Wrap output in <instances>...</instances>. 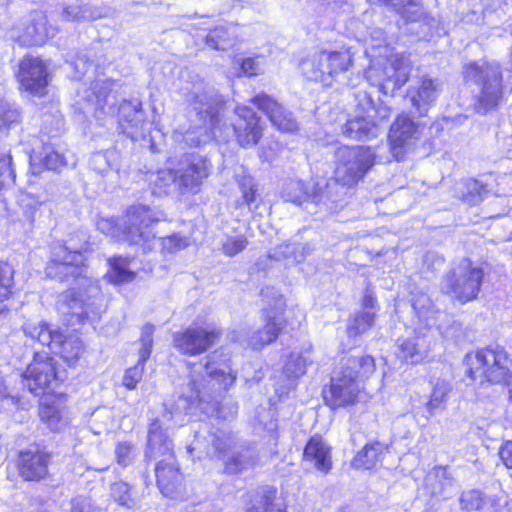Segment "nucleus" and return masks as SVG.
Wrapping results in <instances>:
<instances>
[{
  "instance_id": "7ed1b4c3",
  "label": "nucleus",
  "mask_w": 512,
  "mask_h": 512,
  "mask_svg": "<svg viewBox=\"0 0 512 512\" xmlns=\"http://www.w3.org/2000/svg\"><path fill=\"white\" fill-rule=\"evenodd\" d=\"M117 86V83L110 79H97L91 82L89 87L78 92L77 108L81 113L91 114L97 120L117 115L122 132L135 139L144 131L146 125L142 103L138 99L122 100L117 107Z\"/></svg>"
},
{
  "instance_id": "c756f323",
  "label": "nucleus",
  "mask_w": 512,
  "mask_h": 512,
  "mask_svg": "<svg viewBox=\"0 0 512 512\" xmlns=\"http://www.w3.org/2000/svg\"><path fill=\"white\" fill-rule=\"evenodd\" d=\"M66 166L65 158L58 152L44 148V151L31 156L30 167L34 175L40 174L44 169L57 171Z\"/></svg>"
},
{
  "instance_id": "4be33fe9",
  "label": "nucleus",
  "mask_w": 512,
  "mask_h": 512,
  "mask_svg": "<svg viewBox=\"0 0 512 512\" xmlns=\"http://www.w3.org/2000/svg\"><path fill=\"white\" fill-rule=\"evenodd\" d=\"M252 101L279 130L293 132L298 128V123L292 113L270 96L266 94L257 95Z\"/></svg>"
},
{
  "instance_id": "4468645a",
  "label": "nucleus",
  "mask_w": 512,
  "mask_h": 512,
  "mask_svg": "<svg viewBox=\"0 0 512 512\" xmlns=\"http://www.w3.org/2000/svg\"><path fill=\"white\" fill-rule=\"evenodd\" d=\"M173 412L164 411L160 416L150 419L148 425L147 443L144 456L146 459L169 457L173 455V441L170 438Z\"/></svg>"
},
{
  "instance_id": "37998d69",
  "label": "nucleus",
  "mask_w": 512,
  "mask_h": 512,
  "mask_svg": "<svg viewBox=\"0 0 512 512\" xmlns=\"http://www.w3.org/2000/svg\"><path fill=\"white\" fill-rule=\"evenodd\" d=\"M325 56L328 58L325 60L324 65L328 70V76L332 77L335 74L347 71L352 59L351 54L348 50L341 51H327L324 50Z\"/></svg>"
},
{
  "instance_id": "de8ad7c7",
  "label": "nucleus",
  "mask_w": 512,
  "mask_h": 512,
  "mask_svg": "<svg viewBox=\"0 0 512 512\" xmlns=\"http://www.w3.org/2000/svg\"><path fill=\"white\" fill-rule=\"evenodd\" d=\"M21 113L14 103L0 100V133L19 124Z\"/></svg>"
},
{
  "instance_id": "a18cd8bd",
  "label": "nucleus",
  "mask_w": 512,
  "mask_h": 512,
  "mask_svg": "<svg viewBox=\"0 0 512 512\" xmlns=\"http://www.w3.org/2000/svg\"><path fill=\"white\" fill-rule=\"evenodd\" d=\"M359 106L362 107V110L370 120H375L378 123V127L380 124L389 119L391 115V109L386 104L379 103L375 104L372 99L364 94L363 99L359 102Z\"/></svg>"
},
{
  "instance_id": "dca6fc26",
  "label": "nucleus",
  "mask_w": 512,
  "mask_h": 512,
  "mask_svg": "<svg viewBox=\"0 0 512 512\" xmlns=\"http://www.w3.org/2000/svg\"><path fill=\"white\" fill-rule=\"evenodd\" d=\"M58 380H61V376L56 369L54 358L47 354L36 353L23 374L22 382L31 393L40 395Z\"/></svg>"
},
{
  "instance_id": "f704fd0d",
  "label": "nucleus",
  "mask_w": 512,
  "mask_h": 512,
  "mask_svg": "<svg viewBox=\"0 0 512 512\" xmlns=\"http://www.w3.org/2000/svg\"><path fill=\"white\" fill-rule=\"evenodd\" d=\"M313 248L308 243L285 242L278 245L271 255L276 260H292L301 262L312 252Z\"/></svg>"
},
{
  "instance_id": "6e6552de",
  "label": "nucleus",
  "mask_w": 512,
  "mask_h": 512,
  "mask_svg": "<svg viewBox=\"0 0 512 512\" xmlns=\"http://www.w3.org/2000/svg\"><path fill=\"white\" fill-rule=\"evenodd\" d=\"M484 272L468 258H463L443 277L441 290L453 299L466 303L480 292Z\"/></svg>"
},
{
  "instance_id": "603ef678",
  "label": "nucleus",
  "mask_w": 512,
  "mask_h": 512,
  "mask_svg": "<svg viewBox=\"0 0 512 512\" xmlns=\"http://www.w3.org/2000/svg\"><path fill=\"white\" fill-rule=\"evenodd\" d=\"M14 284V269L8 263H0V302L8 299Z\"/></svg>"
},
{
  "instance_id": "473e14b6",
  "label": "nucleus",
  "mask_w": 512,
  "mask_h": 512,
  "mask_svg": "<svg viewBox=\"0 0 512 512\" xmlns=\"http://www.w3.org/2000/svg\"><path fill=\"white\" fill-rule=\"evenodd\" d=\"M426 483L432 495L446 497L454 485V479L447 468L439 466L429 472Z\"/></svg>"
},
{
  "instance_id": "5701e85b",
  "label": "nucleus",
  "mask_w": 512,
  "mask_h": 512,
  "mask_svg": "<svg viewBox=\"0 0 512 512\" xmlns=\"http://www.w3.org/2000/svg\"><path fill=\"white\" fill-rule=\"evenodd\" d=\"M236 114L240 119L233 125V129L239 144L242 147L256 145L262 135V129L256 113L247 106H238Z\"/></svg>"
},
{
  "instance_id": "58836bf2",
  "label": "nucleus",
  "mask_w": 512,
  "mask_h": 512,
  "mask_svg": "<svg viewBox=\"0 0 512 512\" xmlns=\"http://www.w3.org/2000/svg\"><path fill=\"white\" fill-rule=\"evenodd\" d=\"M39 416L52 431L59 430L63 425L62 408L56 400L45 398L39 406Z\"/></svg>"
},
{
  "instance_id": "72a5a7b5",
  "label": "nucleus",
  "mask_w": 512,
  "mask_h": 512,
  "mask_svg": "<svg viewBox=\"0 0 512 512\" xmlns=\"http://www.w3.org/2000/svg\"><path fill=\"white\" fill-rule=\"evenodd\" d=\"M326 59L324 50L304 59L300 64L302 74L310 81L325 82L329 78L324 65Z\"/></svg>"
},
{
  "instance_id": "e2e57ef3",
  "label": "nucleus",
  "mask_w": 512,
  "mask_h": 512,
  "mask_svg": "<svg viewBox=\"0 0 512 512\" xmlns=\"http://www.w3.org/2000/svg\"><path fill=\"white\" fill-rule=\"evenodd\" d=\"M367 46L373 51L375 49H384L388 51V42L386 33L381 28H373L366 40Z\"/></svg>"
},
{
  "instance_id": "3c124183",
  "label": "nucleus",
  "mask_w": 512,
  "mask_h": 512,
  "mask_svg": "<svg viewBox=\"0 0 512 512\" xmlns=\"http://www.w3.org/2000/svg\"><path fill=\"white\" fill-rule=\"evenodd\" d=\"M248 245V239L245 234L233 233L226 235L221 243V251L228 257H233L242 252Z\"/></svg>"
},
{
  "instance_id": "b1692460",
  "label": "nucleus",
  "mask_w": 512,
  "mask_h": 512,
  "mask_svg": "<svg viewBox=\"0 0 512 512\" xmlns=\"http://www.w3.org/2000/svg\"><path fill=\"white\" fill-rule=\"evenodd\" d=\"M153 333L154 326L152 324L147 323L142 327L140 338L141 348L139 350L138 363L134 367L127 369L123 377L124 386L130 390L136 388L137 383L142 378L144 364L150 357L153 347Z\"/></svg>"
},
{
  "instance_id": "864d4df0",
  "label": "nucleus",
  "mask_w": 512,
  "mask_h": 512,
  "mask_svg": "<svg viewBox=\"0 0 512 512\" xmlns=\"http://www.w3.org/2000/svg\"><path fill=\"white\" fill-rule=\"evenodd\" d=\"M137 448L129 441H122L116 445L115 455L117 462L126 467L130 465L137 456Z\"/></svg>"
},
{
  "instance_id": "bb28decb",
  "label": "nucleus",
  "mask_w": 512,
  "mask_h": 512,
  "mask_svg": "<svg viewBox=\"0 0 512 512\" xmlns=\"http://www.w3.org/2000/svg\"><path fill=\"white\" fill-rule=\"evenodd\" d=\"M378 123L370 120L367 114H359L353 119H349L342 126V134L353 140H368L378 136Z\"/></svg>"
},
{
  "instance_id": "f3484780",
  "label": "nucleus",
  "mask_w": 512,
  "mask_h": 512,
  "mask_svg": "<svg viewBox=\"0 0 512 512\" xmlns=\"http://www.w3.org/2000/svg\"><path fill=\"white\" fill-rule=\"evenodd\" d=\"M261 294L264 298H272L273 304L268 303L267 321L262 330H258L250 339L254 349L261 348L273 342L282 329L283 320L281 314L285 308V300L274 288L266 287Z\"/></svg>"
},
{
  "instance_id": "cd10ccee",
  "label": "nucleus",
  "mask_w": 512,
  "mask_h": 512,
  "mask_svg": "<svg viewBox=\"0 0 512 512\" xmlns=\"http://www.w3.org/2000/svg\"><path fill=\"white\" fill-rule=\"evenodd\" d=\"M57 341L53 340L50 349L56 353L60 354L61 358L68 363V365H72L82 354L83 352V343L80 338L76 335L63 336L58 331Z\"/></svg>"
},
{
  "instance_id": "20e7f679",
  "label": "nucleus",
  "mask_w": 512,
  "mask_h": 512,
  "mask_svg": "<svg viewBox=\"0 0 512 512\" xmlns=\"http://www.w3.org/2000/svg\"><path fill=\"white\" fill-rule=\"evenodd\" d=\"M375 371L374 358L370 355L348 357L342 360L341 367L334 372L325 400L332 408L349 405L356 400L359 383Z\"/></svg>"
},
{
  "instance_id": "a211bd4d",
  "label": "nucleus",
  "mask_w": 512,
  "mask_h": 512,
  "mask_svg": "<svg viewBox=\"0 0 512 512\" xmlns=\"http://www.w3.org/2000/svg\"><path fill=\"white\" fill-rule=\"evenodd\" d=\"M422 134L421 126L407 114L397 116L390 127L389 145L392 157L396 161L404 159Z\"/></svg>"
},
{
  "instance_id": "8fccbe9b",
  "label": "nucleus",
  "mask_w": 512,
  "mask_h": 512,
  "mask_svg": "<svg viewBox=\"0 0 512 512\" xmlns=\"http://www.w3.org/2000/svg\"><path fill=\"white\" fill-rule=\"evenodd\" d=\"M461 510L465 512L480 511L486 503L484 493L477 489L465 490L459 497Z\"/></svg>"
},
{
  "instance_id": "c9c22d12",
  "label": "nucleus",
  "mask_w": 512,
  "mask_h": 512,
  "mask_svg": "<svg viewBox=\"0 0 512 512\" xmlns=\"http://www.w3.org/2000/svg\"><path fill=\"white\" fill-rule=\"evenodd\" d=\"M385 447L380 442L368 443L359 451L352 461L353 467L357 469L374 468L380 461Z\"/></svg>"
},
{
  "instance_id": "1a4fd4ad",
  "label": "nucleus",
  "mask_w": 512,
  "mask_h": 512,
  "mask_svg": "<svg viewBox=\"0 0 512 512\" xmlns=\"http://www.w3.org/2000/svg\"><path fill=\"white\" fill-rule=\"evenodd\" d=\"M375 153L369 147L342 146L335 151V179L343 185H354L374 165Z\"/></svg>"
},
{
  "instance_id": "680f3d73",
  "label": "nucleus",
  "mask_w": 512,
  "mask_h": 512,
  "mask_svg": "<svg viewBox=\"0 0 512 512\" xmlns=\"http://www.w3.org/2000/svg\"><path fill=\"white\" fill-rule=\"evenodd\" d=\"M47 199V196L35 197L32 194H27L25 198L22 199L24 213L28 221L32 222L34 220L39 207L45 203Z\"/></svg>"
},
{
  "instance_id": "39448f33",
  "label": "nucleus",
  "mask_w": 512,
  "mask_h": 512,
  "mask_svg": "<svg viewBox=\"0 0 512 512\" xmlns=\"http://www.w3.org/2000/svg\"><path fill=\"white\" fill-rule=\"evenodd\" d=\"M464 78L474 85L473 109L485 115L499 107L503 100V75L499 65L472 62L464 67Z\"/></svg>"
},
{
  "instance_id": "a878e982",
  "label": "nucleus",
  "mask_w": 512,
  "mask_h": 512,
  "mask_svg": "<svg viewBox=\"0 0 512 512\" xmlns=\"http://www.w3.org/2000/svg\"><path fill=\"white\" fill-rule=\"evenodd\" d=\"M157 485L166 497L173 498L182 481V475L176 465L174 456L161 459L156 467Z\"/></svg>"
},
{
  "instance_id": "09e8293b",
  "label": "nucleus",
  "mask_w": 512,
  "mask_h": 512,
  "mask_svg": "<svg viewBox=\"0 0 512 512\" xmlns=\"http://www.w3.org/2000/svg\"><path fill=\"white\" fill-rule=\"evenodd\" d=\"M374 312L362 311L349 320L347 333L349 337H357L370 329L374 324Z\"/></svg>"
},
{
  "instance_id": "f8f14e48",
  "label": "nucleus",
  "mask_w": 512,
  "mask_h": 512,
  "mask_svg": "<svg viewBox=\"0 0 512 512\" xmlns=\"http://www.w3.org/2000/svg\"><path fill=\"white\" fill-rule=\"evenodd\" d=\"M211 441L213 452H208V454L219 458L229 474H238L250 469L259 459L258 453L254 448L249 447L232 452L233 439L224 432L212 435Z\"/></svg>"
},
{
  "instance_id": "ddd939ff",
  "label": "nucleus",
  "mask_w": 512,
  "mask_h": 512,
  "mask_svg": "<svg viewBox=\"0 0 512 512\" xmlns=\"http://www.w3.org/2000/svg\"><path fill=\"white\" fill-rule=\"evenodd\" d=\"M211 168V162L204 156L196 153L183 155L176 168L178 195L197 194Z\"/></svg>"
},
{
  "instance_id": "393cba45",
  "label": "nucleus",
  "mask_w": 512,
  "mask_h": 512,
  "mask_svg": "<svg viewBox=\"0 0 512 512\" xmlns=\"http://www.w3.org/2000/svg\"><path fill=\"white\" fill-rule=\"evenodd\" d=\"M331 451V446L321 436L314 435L304 448L303 461L326 474L332 468Z\"/></svg>"
},
{
  "instance_id": "4c0bfd02",
  "label": "nucleus",
  "mask_w": 512,
  "mask_h": 512,
  "mask_svg": "<svg viewBox=\"0 0 512 512\" xmlns=\"http://www.w3.org/2000/svg\"><path fill=\"white\" fill-rule=\"evenodd\" d=\"M110 269L105 277L113 284H123L132 281L135 273L130 269V261L127 258L114 257L109 260Z\"/></svg>"
},
{
  "instance_id": "052dcab7",
  "label": "nucleus",
  "mask_w": 512,
  "mask_h": 512,
  "mask_svg": "<svg viewBox=\"0 0 512 512\" xmlns=\"http://www.w3.org/2000/svg\"><path fill=\"white\" fill-rule=\"evenodd\" d=\"M240 188L242 191V198L237 201V205H246L249 209H252V204L256 201V192L253 180L249 177H243L240 182Z\"/></svg>"
},
{
  "instance_id": "2f4dec72",
  "label": "nucleus",
  "mask_w": 512,
  "mask_h": 512,
  "mask_svg": "<svg viewBox=\"0 0 512 512\" xmlns=\"http://www.w3.org/2000/svg\"><path fill=\"white\" fill-rule=\"evenodd\" d=\"M456 193L458 197L469 205H477L489 193L486 184L477 179H467L459 183Z\"/></svg>"
},
{
  "instance_id": "bf43d9fd",
  "label": "nucleus",
  "mask_w": 512,
  "mask_h": 512,
  "mask_svg": "<svg viewBox=\"0 0 512 512\" xmlns=\"http://www.w3.org/2000/svg\"><path fill=\"white\" fill-rule=\"evenodd\" d=\"M62 18L66 21L83 22L90 20L91 15L86 7L76 3L63 8Z\"/></svg>"
},
{
  "instance_id": "79ce46f5",
  "label": "nucleus",
  "mask_w": 512,
  "mask_h": 512,
  "mask_svg": "<svg viewBox=\"0 0 512 512\" xmlns=\"http://www.w3.org/2000/svg\"><path fill=\"white\" fill-rule=\"evenodd\" d=\"M276 490L269 487L261 488L257 491L253 504L247 512H285L273 503Z\"/></svg>"
},
{
  "instance_id": "f257e3e1",
  "label": "nucleus",
  "mask_w": 512,
  "mask_h": 512,
  "mask_svg": "<svg viewBox=\"0 0 512 512\" xmlns=\"http://www.w3.org/2000/svg\"><path fill=\"white\" fill-rule=\"evenodd\" d=\"M88 249V237L83 231L71 234L51 247V257L45 268L47 277L59 281L80 278L78 290L69 289L58 296L57 308L62 314L77 317L79 322L99 316L102 296L96 281L83 276V252Z\"/></svg>"
},
{
  "instance_id": "c03bdc74",
  "label": "nucleus",
  "mask_w": 512,
  "mask_h": 512,
  "mask_svg": "<svg viewBox=\"0 0 512 512\" xmlns=\"http://www.w3.org/2000/svg\"><path fill=\"white\" fill-rule=\"evenodd\" d=\"M451 391V386L444 380H439L435 383L429 401L426 404V409L429 416H433L439 410H444L448 394Z\"/></svg>"
},
{
  "instance_id": "423d86ee",
  "label": "nucleus",
  "mask_w": 512,
  "mask_h": 512,
  "mask_svg": "<svg viewBox=\"0 0 512 512\" xmlns=\"http://www.w3.org/2000/svg\"><path fill=\"white\" fill-rule=\"evenodd\" d=\"M365 72L367 81L380 89L385 95H393L409 78L410 62L399 54L372 55Z\"/></svg>"
},
{
  "instance_id": "7c9ffc66",
  "label": "nucleus",
  "mask_w": 512,
  "mask_h": 512,
  "mask_svg": "<svg viewBox=\"0 0 512 512\" xmlns=\"http://www.w3.org/2000/svg\"><path fill=\"white\" fill-rule=\"evenodd\" d=\"M399 357L404 361L417 363L428 351L427 341L424 337L414 336L398 340Z\"/></svg>"
},
{
  "instance_id": "e433bc0d",
  "label": "nucleus",
  "mask_w": 512,
  "mask_h": 512,
  "mask_svg": "<svg viewBox=\"0 0 512 512\" xmlns=\"http://www.w3.org/2000/svg\"><path fill=\"white\" fill-rule=\"evenodd\" d=\"M152 192L158 196L172 192L178 194V176L176 169L159 170L151 179Z\"/></svg>"
},
{
  "instance_id": "9b49d317",
  "label": "nucleus",
  "mask_w": 512,
  "mask_h": 512,
  "mask_svg": "<svg viewBox=\"0 0 512 512\" xmlns=\"http://www.w3.org/2000/svg\"><path fill=\"white\" fill-rule=\"evenodd\" d=\"M188 104L196 112L204 126L215 133V129L220 122V110L223 101L221 96L213 87L206 84L203 80L197 81L186 95Z\"/></svg>"
},
{
  "instance_id": "4d7b16f0",
  "label": "nucleus",
  "mask_w": 512,
  "mask_h": 512,
  "mask_svg": "<svg viewBox=\"0 0 512 512\" xmlns=\"http://www.w3.org/2000/svg\"><path fill=\"white\" fill-rule=\"evenodd\" d=\"M227 35L228 33L225 28L218 27L207 34L205 38L206 44L215 50H226L229 45Z\"/></svg>"
},
{
  "instance_id": "a19ab883",
  "label": "nucleus",
  "mask_w": 512,
  "mask_h": 512,
  "mask_svg": "<svg viewBox=\"0 0 512 512\" xmlns=\"http://www.w3.org/2000/svg\"><path fill=\"white\" fill-rule=\"evenodd\" d=\"M24 334L43 346L50 347L54 339H58V331L51 330L45 322H26L23 326Z\"/></svg>"
},
{
  "instance_id": "9d476101",
  "label": "nucleus",
  "mask_w": 512,
  "mask_h": 512,
  "mask_svg": "<svg viewBox=\"0 0 512 512\" xmlns=\"http://www.w3.org/2000/svg\"><path fill=\"white\" fill-rule=\"evenodd\" d=\"M164 214L149 206L138 204L131 206L122 223V239L130 244L144 245L156 237L154 224L158 223Z\"/></svg>"
},
{
  "instance_id": "338daca9",
  "label": "nucleus",
  "mask_w": 512,
  "mask_h": 512,
  "mask_svg": "<svg viewBox=\"0 0 512 512\" xmlns=\"http://www.w3.org/2000/svg\"><path fill=\"white\" fill-rule=\"evenodd\" d=\"M499 455L507 468H512V441H507L501 446Z\"/></svg>"
},
{
  "instance_id": "69168bd1",
  "label": "nucleus",
  "mask_w": 512,
  "mask_h": 512,
  "mask_svg": "<svg viewBox=\"0 0 512 512\" xmlns=\"http://www.w3.org/2000/svg\"><path fill=\"white\" fill-rule=\"evenodd\" d=\"M424 264L430 269H438L444 264V258L436 252H427L423 259Z\"/></svg>"
},
{
  "instance_id": "0e129e2a",
  "label": "nucleus",
  "mask_w": 512,
  "mask_h": 512,
  "mask_svg": "<svg viewBox=\"0 0 512 512\" xmlns=\"http://www.w3.org/2000/svg\"><path fill=\"white\" fill-rule=\"evenodd\" d=\"M96 507L91 500L84 496H77L71 500L70 512H95Z\"/></svg>"
},
{
  "instance_id": "49530a36",
  "label": "nucleus",
  "mask_w": 512,
  "mask_h": 512,
  "mask_svg": "<svg viewBox=\"0 0 512 512\" xmlns=\"http://www.w3.org/2000/svg\"><path fill=\"white\" fill-rule=\"evenodd\" d=\"M282 198L293 204L302 205L309 201L310 195L300 180H292L285 184L281 192Z\"/></svg>"
},
{
  "instance_id": "2eb2a0df",
  "label": "nucleus",
  "mask_w": 512,
  "mask_h": 512,
  "mask_svg": "<svg viewBox=\"0 0 512 512\" xmlns=\"http://www.w3.org/2000/svg\"><path fill=\"white\" fill-rule=\"evenodd\" d=\"M52 453L38 444L29 445L18 452L17 468L19 476L30 482H39L50 478L49 466Z\"/></svg>"
},
{
  "instance_id": "6e6d98bb",
  "label": "nucleus",
  "mask_w": 512,
  "mask_h": 512,
  "mask_svg": "<svg viewBox=\"0 0 512 512\" xmlns=\"http://www.w3.org/2000/svg\"><path fill=\"white\" fill-rule=\"evenodd\" d=\"M307 360L298 353H291L284 366V372L288 377H299L306 371Z\"/></svg>"
},
{
  "instance_id": "0eeeda50",
  "label": "nucleus",
  "mask_w": 512,
  "mask_h": 512,
  "mask_svg": "<svg viewBox=\"0 0 512 512\" xmlns=\"http://www.w3.org/2000/svg\"><path fill=\"white\" fill-rule=\"evenodd\" d=\"M469 377L480 385L485 383L508 385L512 378V359L502 348H485L469 357Z\"/></svg>"
},
{
  "instance_id": "aec40b11",
  "label": "nucleus",
  "mask_w": 512,
  "mask_h": 512,
  "mask_svg": "<svg viewBox=\"0 0 512 512\" xmlns=\"http://www.w3.org/2000/svg\"><path fill=\"white\" fill-rule=\"evenodd\" d=\"M18 80L21 87L34 95H43L49 82L47 64L33 57L24 58L19 65Z\"/></svg>"
},
{
  "instance_id": "13d9d810",
  "label": "nucleus",
  "mask_w": 512,
  "mask_h": 512,
  "mask_svg": "<svg viewBox=\"0 0 512 512\" xmlns=\"http://www.w3.org/2000/svg\"><path fill=\"white\" fill-rule=\"evenodd\" d=\"M111 495L116 502L125 507H132L134 500L131 497L130 486L125 482H117L112 485Z\"/></svg>"
},
{
  "instance_id": "6ab92c4d",
  "label": "nucleus",
  "mask_w": 512,
  "mask_h": 512,
  "mask_svg": "<svg viewBox=\"0 0 512 512\" xmlns=\"http://www.w3.org/2000/svg\"><path fill=\"white\" fill-rule=\"evenodd\" d=\"M220 336L216 329L190 327L184 332L174 334V347L182 354L193 356L205 352L213 346Z\"/></svg>"
},
{
  "instance_id": "412c9836",
  "label": "nucleus",
  "mask_w": 512,
  "mask_h": 512,
  "mask_svg": "<svg viewBox=\"0 0 512 512\" xmlns=\"http://www.w3.org/2000/svg\"><path fill=\"white\" fill-rule=\"evenodd\" d=\"M442 91V83L438 79L422 77L408 90L412 106L423 116L427 113Z\"/></svg>"
},
{
  "instance_id": "5fc2aeb1",
  "label": "nucleus",
  "mask_w": 512,
  "mask_h": 512,
  "mask_svg": "<svg viewBox=\"0 0 512 512\" xmlns=\"http://www.w3.org/2000/svg\"><path fill=\"white\" fill-rule=\"evenodd\" d=\"M15 173L12 167L10 150L0 151V187L14 182Z\"/></svg>"
},
{
  "instance_id": "774afa93",
  "label": "nucleus",
  "mask_w": 512,
  "mask_h": 512,
  "mask_svg": "<svg viewBox=\"0 0 512 512\" xmlns=\"http://www.w3.org/2000/svg\"><path fill=\"white\" fill-rule=\"evenodd\" d=\"M259 65L256 60L246 58L241 63V72L247 76H253L258 73Z\"/></svg>"
},
{
  "instance_id": "c85d7f7f",
  "label": "nucleus",
  "mask_w": 512,
  "mask_h": 512,
  "mask_svg": "<svg viewBox=\"0 0 512 512\" xmlns=\"http://www.w3.org/2000/svg\"><path fill=\"white\" fill-rule=\"evenodd\" d=\"M52 35L46 26L45 18L38 15L24 28L17 41L21 46H37L42 45Z\"/></svg>"
},
{
  "instance_id": "ea45409f",
  "label": "nucleus",
  "mask_w": 512,
  "mask_h": 512,
  "mask_svg": "<svg viewBox=\"0 0 512 512\" xmlns=\"http://www.w3.org/2000/svg\"><path fill=\"white\" fill-rule=\"evenodd\" d=\"M116 158L114 151L97 152L94 153L89 161L90 168L96 173L103 177H109L116 179L118 176V170L114 169L112 160Z\"/></svg>"
},
{
  "instance_id": "f03ea898",
  "label": "nucleus",
  "mask_w": 512,
  "mask_h": 512,
  "mask_svg": "<svg viewBox=\"0 0 512 512\" xmlns=\"http://www.w3.org/2000/svg\"><path fill=\"white\" fill-rule=\"evenodd\" d=\"M189 396H180L176 402V412L187 413L196 404L205 413L215 414L227 419L237 413L234 403H222L220 398L237 379V372L232 368L231 358L227 353L216 350L197 363H189Z\"/></svg>"
}]
</instances>
